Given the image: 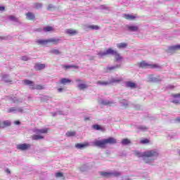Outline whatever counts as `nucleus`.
Returning <instances> with one entry per match:
<instances>
[{
    "label": "nucleus",
    "instance_id": "1",
    "mask_svg": "<svg viewBox=\"0 0 180 180\" xmlns=\"http://www.w3.org/2000/svg\"><path fill=\"white\" fill-rule=\"evenodd\" d=\"M117 141L113 137H109L102 140H96L93 144L95 147H99L100 148H106L107 144H116Z\"/></svg>",
    "mask_w": 180,
    "mask_h": 180
},
{
    "label": "nucleus",
    "instance_id": "2",
    "mask_svg": "<svg viewBox=\"0 0 180 180\" xmlns=\"http://www.w3.org/2000/svg\"><path fill=\"white\" fill-rule=\"evenodd\" d=\"M134 155L138 157L139 158H141V157H145L146 158H151L152 157H155L157 155V151L154 150H148L143 153H141L139 150H134Z\"/></svg>",
    "mask_w": 180,
    "mask_h": 180
},
{
    "label": "nucleus",
    "instance_id": "3",
    "mask_svg": "<svg viewBox=\"0 0 180 180\" xmlns=\"http://www.w3.org/2000/svg\"><path fill=\"white\" fill-rule=\"evenodd\" d=\"M108 54H112V56H115L116 61H120L123 58L120 56L117 51L113 50L111 48H109L105 52H99L98 56L100 57H105V56H108Z\"/></svg>",
    "mask_w": 180,
    "mask_h": 180
},
{
    "label": "nucleus",
    "instance_id": "4",
    "mask_svg": "<svg viewBox=\"0 0 180 180\" xmlns=\"http://www.w3.org/2000/svg\"><path fill=\"white\" fill-rule=\"evenodd\" d=\"M139 68H157L156 64H151L149 63H147L146 60H142L137 63Z\"/></svg>",
    "mask_w": 180,
    "mask_h": 180
},
{
    "label": "nucleus",
    "instance_id": "5",
    "mask_svg": "<svg viewBox=\"0 0 180 180\" xmlns=\"http://www.w3.org/2000/svg\"><path fill=\"white\" fill-rule=\"evenodd\" d=\"M30 147L31 145L29 143H21L17 146V149L20 150L21 151H26V150H29Z\"/></svg>",
    "mask_w": 180,
    "mask_h": 180
},
{
    "label": "nucleus",
    "instance_id": "6",
    "mask_svg": "<svg viewBox=\"0 0 180 180\" xmlns=\"http://www.w3.org/2000/svg\"><path fill=\"white\" fill-rule=\"evenodd\" d=\"M123 18L124 19H127V20H136V18H137V14H135L134 15L131 14H124Z\"/></svg>",
    "mask_w": 180,
    "mask_h": 180
},
{
    "label": "nucleus",
    "instance_id": "7",
    "mask_svg": "<svg viewBox=\"0 0 180 180\" xmlns=\"http://www.w3.org/2000/svg\"><path fill=\"white\" fill-rule=\"evenodd\" d=\"M120 65H116L115 66H112V67H107L104 68V71L105 72L108 73V72H112V71H115V70H116V68H120Z\"/></svg>",
    "mask_w": 180,
    "mask_h": 180
},
{
    "label": "nucleus",
    "instance_id": "8",
    "mask_svg": "<svg viewBox=\"0 0 180 180\" xmlns=\"http://www.w3.org/2000/svg\"><path fill=\"white\" fill-rule=\"evenodd\" d=\"M66 34H69V36H76V34H78V31L77 30L74 29H68L65 30Z\"/></svg>",
    "mask_w": 180,
    "mask_h": 180
},
{
    "label": "nucleus",
    "instance_id": "9",
    "mask_svg": "<svg viewBox=\"0 0 180 180\" xmlns=\"http://www.w3.org/2000/svg\"><path fill=\"white\" fill-rule=\"evenodd\" d=\"M44 68H46V64L36 63L34 65V70H36V71H41V70H44Z\"/></svg>",
    "mask_w": 180,
    "mask_h": 180
},
{
    "label": "nucleus",
    "instance_id": "10",
    "mask_svg": "<svg viewBox=\"0 0 180 180\" xmlns=\"http://www.w3.org/2000/svg\"><path fill=\"white\" fill-rule=\"evenodd\" d=\"M176 50H180V44L169 46L168 49L169 53L176 51Z\"/></svg>",
    "mask_w": 180,
    "mask_h": 180
},
{
    "label": "nucleus",
    "instance_id": "11",
    "mask_svg": "<svg viewBox=\"0 0 180 180\" xmlns=\"http://www.w3.org/2000/svg\"><path fill=\"white\" fill-rule=\"evenodd\" d=\"M114 103L115 102L108 100H102L101 101V104L103 105V106H112V105H113Z\"/></svg>",
    "mask_w": 180,
    "mask_h": 180
},
{
    "label": "nucleus",
    "instance_id": "12",
    "mask_svg": "<svg viewBox=\"0 0 180 180\" xmlns=\"http://www.w3.org/2000/svg\"><path fill=\"white\" fill-rule=\"evenodd\" d=\"M37 43L39 46H47L49 44V39H38Z\"/></svg>",
    "mask_w": 180,
    "mask_h": 180
},
{
    "label": "nucleus",
    "instance_id": "13",
    "mask_svg": "<svg viewBox=\"0 0 180 180\" xmlns=\"http://www.w3.org/2000/svg\"><path fill=\"white\" fill-rule=\"evenodd\" d=\"M25 16H27V19L28 20H34V19H36V15H34V13L31 12L27 13Z\"/></svg>",
    "mask_w": 180,
    "mask_h": 180
},
{
    "label": "nucleus",
    "instance_id": "14",
    "mask_svg": "<svg viewBox=\"0 0 180 180\" xmlns=\"http://www.w3.org/2000/svg\"><path fill=\"white\" fill-rule=\"evenodd\" d=\"M48 132H49V129H47V128L35 130V133H37V134H46Z\"/></svg>",
    "mask_w": 180,
    "mask_h": 180
},
{
    "label": "nucleus",
    "instance_id": "15",
    "mask_svg": "<svg viewBox=\"0 0 180 180\" xmlns=\"http://www.w3.org/2000/svg\"><path fill=\"white\" fill-rule=\"evenodd\" d=\"M89 146V143H76L75 147L76 148L81 149V148H85V147H88Z\"/></svg>",
    "mask_w": 180,
    "mask_h": 180
},
{
    "label": "nucleus",
    "instance_id": "16",
    "mask_svg": "<svg viewBox=\"0 0 180 180\" xmlns=\"http://www.w3.org/2000/svg\"><path fill=\"white\" fill-rule=\"evenodd\" d=\"M127 28L129 32H137L139 30V27L133 25H127Z\"/></svg>",
    "mask_w": 180,
    "mask_h": 180
},
{
    "label": "nucleus",
    "instance_id": "17",
    "mask_svg": "<svg viewBox=\"0 0 180 180\" xmlns=\"http://www.w3.org/2000/svg\"><path fill=\"white\" fill-rule=\"evenodd\" d=\"M23 84L24 85H29L31 86L30 88H32V86H34V82L29 79L23 80Z\"/></svg>",
    "mask_w": 180,
    "mask_h": 180
},
{
    "label": "nucleus",
    "instance_id": "18",
    "mask_svg": "<svg viewBox=\"0 0 180 180\" xmlns=\"http://www.w3.org/2000/svg\"><path fill=\"white\" fill-rule=\"evenodd\" d=\"M59 41L60 39H58L51 38L48 39V44L51 43V44H58Z\"/></svg>",
    "mask_w": 180,
    "mask_h": 180
},
{
    "label": "nucleus",
    "instance_id": "19",
    "mask_svg": "<svg viewBox=\"0 0 180 180\" xmlns=\"http://www.w3.org/2000/svg\"><path fill=\"white\" fill-rule=\"evenodd\" d=\"M77 88L80 91H84V89H86V88H88V85L86 84H84V83H80L77 85Z\"/></svg>",
    "mask_w": 180,
    "mask_h": 180
},
{
    "label": "nucleus",
    "instance_id": "20",
    "mask_svg": "<svg viewBox=\"0 0 180 180\" xmlns=\"http://www.w3.org/2000/svg\"><path fill=\"white\" fill-rule=\"evenodd\" d=\"M12 123L9 120H6L2 122V129H4V127H9Z\"/></svg>",
    "mask_w": 180,
    "mask_h": 180
},
{
    "label": "nucleus",
    "instance_id": "21",
    "mask_svg": "<svg viewBox=\"0 0 180 180\" xmlns=\"http://www.w3.org/2000/svg\"><path fill=\"white\" fill-rule=\"evenodd\" d=\"M30 89H32V90L37 89L38 91H41V89H44V86L41 84H38L36 86H33L30 87Z\"/></svg>",
    "mask_w": 180,
    "mask_h": 180
},
{
    "label": "nucleus",
    "instance_id": "22",
    "mask_svg": "<svg viewBox=\"0 0 180 180\" xmlns=\"http://www.w3.org/2000/svg\"><path fill=\"white\" fill-rule=\"evenodd\" d=\"M100 174L101 176H103V178H111V174L110 172H101Z\"/></svg>",
    "mask_w": 180,
    "mask_h": 180
},
{
    "label": "nucleus",
    "instance_id": "23",
    "mask_svg": "<svg viewBox=\"0 0 180 180\" xmlns=\"http://www.w3.org/2000/svg\"><path fill=\"white\" fill-rule=\"evenodd\" d=\"M60 84H63V85H65L66 84H71V79L67 78H62L60 79Z\"/></svg>",
    "mask_w": 180,
    "mask_h": 180
},
{
    "label": "nucleus",
    "instance_id": "24",
    "mask_svg": "<svg viewBox=\"0 0 180 180\" xmlns=\"http://www.w3.org/2000/svg\"><path fill=\"white\" fill-rule=\"evenodd\" d=\"M126 85H127V88L134 89V88L136 87V83L132 82H127Z\"/></svg>",
    "mask_w": 180,
    "mask_h": 180
},
{
    "label": "nucleus",
    "instance_id": "25",
    "mask_svg": "<svg viewBox=\"0 0 180 180\" xmlns=\"http://www.w3.org/2000/svg\"><path fill=\"white\" fill-rule=\"evenodd\" d=\"M43 30L47 33V32H54V28L51 26H46L43 28Z\"/></svg>",
    "mask_w": 180,
    "mask_h": 180
},
{
    "label": "nucleus",
    "instance_id": "26",
    "mask_svg": "<svg viewBox=\"0 0 180 180\" xmlns=\"http://www.w3.org/2000/svg\"><path fill=\"white\" fill-rule=\"evenodd\" d=\"M44 139V136L41 135H32V140H43Z\"/></svg>",
    "mask_w": 180,
    "mask_h": 180
},
{
    "label": "nucleus",
    "instance_id": "27",
    "mask_svg": "<svg viewBox=\"0 0 180 180\" xmlns=\"http://www.w3.org/2000/svg\"><path fill=\"white\" fill-rule=\"evenodd\" d=\"M120 103L122 105L123 108L125 109L129 106V101L127 100L124 99L120 101Z\"/></svg>",
    "mask_w": 180,
    "mask_h": 180
},
{
    "label": "nucleus",
    "instance_id": "28",
    "mask_svg": "<svg viewBox=\"0 0 180 180\" xmlns=\"http://www.w3.org/2000/svg\"><path fill=\"white\" fill-rule=\"evenodd\" d=\"M121 143L123 146H127V145L130 144L131 143V141L129 139H124L122 140Z\"/></svg>",
    "mask_w": 180,
    "mask_h": 180
},
{
    "label": "nucleus",
    "instance_id": "29",
    "mask_svg": "<svg viewBox=\"0 0 180 180\" xmlns=\"http://www.w3.org/2000/svg\"><path fill=\"white\" fill-rule=\"evenodd\" d=\"M118 49H126L127 47V43H120L117 44Z\"/></svg>",
    "mask_w": 180,
    "mask_h": 180
},
{
    "label": "nucleus",
    "instance_id": "30",
    "mask_svg": "<svg viewBox=\"0 0 180 180\" xmlns=\"http://www.w3.org/2000/svg\"><path fill=\"white\" fill-rule=\"evenodd\" d=\"M101 27L98 25H89L88 29L91 30H99Z\"/></svg>",
    "mask_w": 180,
    "mask_h": 180
},
{
    "label": "nucleus",
    "instance_id": "31",
    "mask_svg": "<svg viewBox=\"0 0 180 180\" xmlns=\"http://www.w3.org/2000/svg\"><path fill=\"white\" fill-rule=\"evenodd\" d=\"M76 133L74 131H69L66 133L67 137H74L75 136Z\"/></svg>",
    "mask_w": 180,
    "mask_h": 180
},
{
    "label": "nucleus",
    "instance_id": "32",
    "mask_svg": "<svg viewBox=\"0 0 180 180\" xmlns=\"http://www.w3.org/2000/svg\"><path fill=\"white\" fill-rule=\"evenodd\" d=\"M109 82H102V81H98L97 82V84L98 85H104V86H106V85H109Z\"/></svg>",
    "mask_w": 180,
    "mask_h": 180
},
{
    "label": "nucleus",
    "instance_id": "33",
    "mask_svg": "<svg viewBox=\"0 0 180 180\" xmlns=\"http://www.w3.org/2000/svg\"><path fill=\"white\" fill-rule=\"evenodd\" d=\"M34 6L35 9H40L41 8V6H43V4H41L40 3H34Z\"/></svg>",
    "mask_w": 180,
    "mask_h": 180
},
{
    "label": "nucleus",
    "instance_id": "34",
    "mask_svg": "<svg viewBox=\"0 0 180 180\" xmlns=\"http://www.w3.org/2000/svg\"><path fill=\"white\" fill-rule=\"evenodd\" d=\"M140 143L141 144H148V143H150V140L148 139H143L141 140Z\"/></svg>",
    "mask_w": 180,
    "mask_h": 180
},
{
    "label": "nucleus",
    "instance_id": "35",
    "mask_svg": "<svg viewBox=\"0 0 180 180\" xmlns=\"http://www.w3.org/2000/svg\"><path fill=\"white\" fill-rule=\"evenodd\" d=\"M111 176H120V172H110Z\"/></svg>",
    "mask_w": 180,
    "mask_h": 180
},
{
    "label": "nucleus",
    "instance_id": "36",
    "mask_svg": "<svg viewBox=\"0 0 180 180\" xmlns=\"http://www.w3.org/2000/svg\"><path fill=\"white\" fill-rule=\"evenodd\" d=\"M93 129H94V130H102V127H101V125L98 124L93 125Z\"/></svg>",
    "mask_w": 180,
    "mask_h": 180
},
{
    "label": "nucleus",
    "instance_id": "37",
    "mask_svg": "<svg viewBox=\"0 0 180 180\" xmlns=\"http://www.w3.org/2000/svg\"><path fill=\"white\" fill-rule=\"evenodd\" d=\"M8 19H10V20H13L14 22H18V18L13 15H10Z\"/></svg>",
    "mask_w": 180,
    "mask_h": 180
},
{
    "label": "nucleus",
    "instance_id": "38",
    "mask_svg": "<svg viewBox=\"0 0 180 180\" xmlns=\"http://www.w3.org/2000/svg\"><path fill=\"white\" fill-rule=\"evenodd\" d=\"M15 110H16V108H15V107H12L9 108L7 112L8 113H12V112H15Z\"/></svg>",
    "mask_w": 180,
    "mask_h": 180
},
{
    "label": "nucleus",
    "instance_id": "39",
    "mask_svg": "<svg viewBox=\"0 0 180 180\" xmlns=\"http://www.w3.org/2000/svg\"><path fill=\"white\" fill-rule=\"evenodd\" d=\"M56 178H61V177L64 176V175L61 172H57L56 174Z\"/></svg>",
    "mask_w": 180,
    "mask_h": 180
},
{
    "label": "nucleus",
    "instance_id": "40",
    "mask_svg": "<svg viewBox=\"0 0 180 180\" xmlns=\"http://www.w3.org/2000/svg\"><path fill=\"white\" fill-rule=\"evenodd\" d=\"M150 82H153V81H155V77H154V76L150 75L149 76V80Z\"/></svg>",
    "mask_w": 180,
    "mask_h": 180
},
{
    "label": "nucleus",
    "instance_id": "41",
    "mask_svg": "<svg viewBox=\"0 0 180 180\" xmlns=\"http://www.w3.org/2000/svg\"><path fill=\"white\" fill-rule=\"evenodd\" d=\"M53 9H54V6H53V4H49L48 6L47 10L48 11H53Z\"/></svg>",
    "mask_w": 180,
    "mask_h": 180
},
{
    "label": "nucleus",
    "instance_id": "42",
    "mask_svg": "<svg viewBox=\"0 0 180 180\" xmlns=\"http://www.w3.org/2000/svg\"><path fill=\"white\" fill-rule=\"evenodd\" d=\"M52 53L53 54L58 55V54H60V51H58V49H53V50H52Z\"/></svg>",
    "mask_w": 180,
    "mask_h": 180
},
{
    "label": "nucleus",
    "instance_id": "43",
    "mask_svg": "<svg viewBox=\"0 0 180 180\" xmlns=\"http://www.w3.org/2000/svg\"><path fill=\"white\" fill-rule=\"evenodd\" d=\"M62 67L65 70H70V68H71V65H62Z\"/></svg>",
    "mask_w": 180,
    "mask_h": 180
},
{
    "label": "nucleus",
    "instance_id": "44",
    "mask_svg": "<svg viewBox=\"0 0 180 180\" xmlns=\"http://www.w3.org/2000/svg\"><path fill=\"white\" fill-rule=\"evenodd\" d=\"M21 60L22 61H27L29 60V58L27 56H22Z\"/></svg>",
    "mask_w": 180,
    "mask_h": 180
},
{
    "label": "nucleus",
    "instance_id": "45",
    "mask_svg": "<svg viewBox=\"0 0 180 180\" xmlns=\"http://www.w3.org/2000/svg\"><path fill=\"white\" fill-rule=\"evenodd\" d=\"M122 81V79H112L111 80V82H121Z\"/></svg>",
    "mask_w": 180,
    "mask_h": 180
},
{
    "label": "nucleus",
    "instance_id": "46",
    "mask_svg": "<svg viewBox=\"0 0 180 180\" xmlns=\"http://www.w3.org/2000/svg\"><path fill=\"white\" fill-rule=\"evenodd\" d=\"M70 68H75L76 70H78V68H79V66H77L75 65H71Z\"/></svg>",
    "mask_w": 180,
    "mask_h": 180
},
{
    "label": "nucleus",
    "instance_id": "47",
    "mask_svg": "<svg viewBox=\"0 0 180 180\" xmlns=\"http://www.w3.org/2000/svg\"><path fill=\"white\" fill-rule=\"evenodd\" d=\"M139 129L141 130H147V129H148V128L147 127L141 126V127H139Z\"/></svg>",
    "mask_w": 180,
    "mask_h": 180
},
{
    "label": "nucleus",
    "instance_id": "48",
    "mask_svg": "<svg viewBox=\"0 0 180 180\" xmlns=\"http://www.w3.org/2000/svg\"><path fill=\"white\" fill-rule=\"evenodd\" d=\"M173 98H180V93L172 95Z\"/></svg>",
    "mask_w": 180,
    "mask_h": 180
},
{
    "label": "nucleus",
    "instance_id": "49",
    "mask_svg": "<svg viewBox=\"0 0 180 180\" xmlns=\"http://www.w3.org/2000/svg\"><path fill=\"white\" fill-rule=\"evenodd\" d=\"M169 89H174L175 88V86H174V85H169L168 86Z\"/></svg>",
    "mask_w": 180,
    "mask_h": 180
},
{
    "label": "nucleus",
    "instance_id": "50",
    "mask_svg": "<svg viewBox=\"0 0 180 180\" xmlns=\"http://www.w3.org/2000/svg\"><path fill=\"white\" fill-rule=\"evenodd\" d=\"M5 11V8L4 6H0V11L4 12Z\"/></svg>",
    "mask_w": 180,
    "mask_h": 180
},
{
    "label": "nucleus",
    "instance_id": "51",
    "mask_svg": "<svg viewBox=\"0 0 180 180\" xmlns=\"http://www.w3.org/2000/svg\"><path fill=\"white\" fill-rule=\"evenodd\" d=\"M15 124H20V121H15Z\"/></svg>",
    "mask_w": 180,
    "mask_h": 180
},
{
    "label": "nucleus",
    "instance_id": "52",
    "mask_svg": "<svg viewBox=\"0 0 180 180\" xmlns=\"http://www.w3.org/2000/svg\"><path fill=\"white\" fill-rule=\"evenodd\" d=\"M6 172H7V174H11V170H9V169H6Z\"/></svg>",
    "mask_w": 180,
    "mask_h": 180
},
{
    "label": "nucleus",
    "instance_id": "53",
    "mask_svg": "<svg viewBox=\"0 0 180 180\" xmlns=\"http://www.w3.org/2000/svg\"><path fill=\"white\" fill-rule=\"evenodd\" d=\"M76 82H82V80L79 79H76Z\"/></svg>",
    "mask_w": 180,
    "mask_h": 180
},
{
    "label": "nucleus",
    "instance_id": "54",
    "mask_svg": "<svg viewBox=\"0 0 180 180\" xmlns=\"http://www.w3.org/2000/svg\"><path fill=\"white\" fill-rule=\"evenodd\" d=\"M58 92H63V88L58 89Z\"/></svg>",
    "mask_w": 180,
    "mask_h": 180
},
{
    "label": "nucleus",
    "instance_id": "55",
    "mask_svg": "<svg viewBox=\"0 0 180 180\" xmlns=\"http://www.w3.org/2000/svg\"><path fill=\"white\" fill-rule=\"evenodd\" d=\"M172 103H179V101H173Z\"/></svg>",
    "mask_w": 180,
    "mask_h": 180
},
{
    "label": "nucleus",
    "instance_id": "56",
    "mask_svg": "<svg viewBox=\"0 0 180 180\" xmlns=\"http://www.w3.org/2000/svg\"><path fill=\"white\" fill-rule=\"evenodd\" d=\"M84 120H85V122H86L87 120H89V117H85Z\"/></svg>",
    "mask_w": 180,
    "mask_h": 180
},
{
    "label": "nucleus",
    "instance_id": "57",
    "mask_svg": "<svg viewBox=\"0 0 180 180\" xmlns=\"http://www.w3.org/2000/svg\"><path fill=\"white\" fill-rule=\"evenodd\" d=\"M2 128V122L0 121V129Z\"/></svg>",
    "mask_w": 180,
    "mask_h": 180
},
{
    "label": "nucleus",
    "instance_id": "58",
    "mask_svg": "<svg viewBox=\"0 0 180 180\" xmlns=\"http://www.w3.org/2000/svg\"><path fill=\"white\" fill-rule=\"evenodd\" d=\"M80 171H82V172H84V169L82 167H81Z\"/></svg>",
    "mask_w": 180,
    "mask_h": 180
},
{
    "label": "nucleus",
    "instance_id": "59",
    "mask_svg": "<svg viewBox=\"0 0 180 180\" xmlns=\"http://www.w3.org/2000/svg\"><path fill=\"white\" fill-rule=\"evenodd\" d=\"M176 120L177 122H180V117L176 118Z\"/></svg>",
    "mask_w": 180,
    "mask_h": 180
},
{
    "label": "nucleus",
    "instance_id": "60",
    "mask_svg": "<svg viewBox=\"0 0 180 180\" xmlns=\"http://www.w3.org/2000/svg\"><path fill=\"white\" fill-rule=\"evenodd\" d=\"M2 39V37H0V39Z\"/></svg>",
    "mask_w": 180,
    "mask_h": 180
},
{
    "label": "nucleus",
    "instance_id": "61",
    "mask_svg": "<svg viewBox=\"0 0 180 180\" xmlns=\"http://www.w3.org/2000/svg\"><path fill=\"white\" fill-rule=\"evenodd\" d=\"M72 1H75V0H72Z\"/></svg>",
    "mask_w": 180,
    "mask_h": 180
}]
</instances>
